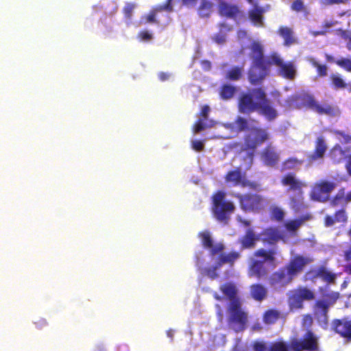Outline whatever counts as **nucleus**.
<instances>
[{
    "instance_id": "nucleus-53",
    "label": "nucleus",
    "mask_w": 351,
    "mask_h": 351,
    "mask_svg": "<svg viewBox=\"0 0 351 351\" xmlns=\"http://www.w3.org/2000/svg\"><path fill=\"white\" fill-rule=\"evenodd\" d=\"M204 119H199L193 125V131L195 133H199L204 130H205L206 128L209 127L206 125L205 123Z\"/></svg>"
},
{
    "instance_id": "nucleus-26",
    "label": "nucleus",
    "mask_w": 351,
    "mask_h": 351,
    "mask_svg": "<svg viewBox=\"0 0 351 351\" xmlns=\"http://www.w3.org/2000/svg\"><path fill=\"white\" fill-rule=\"evenodd\" d=\"M250 49L252 62H266L270 58V55L266 57L264 56L263 47L258 42L253 41L250 46Z\"/></svg>"
},
{
    "instance_id": "nucleus-58",
    "label": "nucleus",
    "mask_w": 351,
    "mask_h": 351,
    "mask_svg": "<svg viewBox=\"0 0 351 351\" xmlns=\"http://www.w3.org/2000/svg\"><path fill=\"white\" fill-rule=\"evenodd\" d=\"M152 38V34L147 30L141 31L138 34V38L141 41H149Z\"/></svg>"
},
{
    "instance_id": "nucleus-59",
    "label": "nucleus",
    "mask_w": 351,
    "mask_h": 351,
    "mask_svg": "<svg viewBox=\"0 0 351 351\" xmlns=\"http://www.w3.org/2000/svg\"><path fill=\"white\" fill-rule=\"evenodd\" d=\"M191 147L193 149L197 152H200L204 150V143L202 141H193L191 143Z\"/></svg>"
},
{
    "instance_id": "nucleus-14",
    "label": "nucleus",
    "mask_w": 351,
    "mask_h": 351,
    "mask_svg": "<svg viewBox=\"0 0 351 351\" xmlns=\"http://www.w3.org/2000/svg\"><path fill=\"white\" fill-rule=\"evenodd\" d=\"M336 183L333 182L321 180L313 186L311 196L313 199L325 202L328 199L329 193L336 188Z\"/></svg>"
},
{
    "instance_id": "nucleus-57",
    "label": "nucleus",
    "mask_w": 351,
    "mask_h": 351,
    "mask_svg": "<svg viewBox=\"0 0 351 351\" xmlns=\"http://www.w3.org/2000/svg\"><path fill=\"white\" fill-rule=\"evenodd\" d=\"M173 0H166L165 3L163 4L158 5L157 8V10H166L168 12H171L173 11Z\"/></svg>"
},
{
    "instance_id": "nucleus-4",
    "label": "nucleus",
    "mask_w": 351,
    "mask_h": 351,
    "mask_svg": "<svg viewBox=\"0 0 351 351\" xmlns=\"http://www.w3.org/2000/svg\"><path fill=\"white\" fill-rule=\"evenodd\" d=\"M226 193L217 191L211 197L212 213L213 217L221 223L227 225L230 219L231 215L235 210V206L232 202L226 201Z\"/></svg>"
},
{
    "instance_id": "nucleus-47",
    "label": "nucleus",
    "mask_w": 351,
    "mask_h": 351,
    "mask_svg": "<svg viewBox=\"0 0 351 351\" xmlns=\"http://www.w3.org/2000/svg\"><path fill=\"white\" fill-rule=\"evenodd\" d=\"M158 7V5H156L153 10L150 11L148 14L145 15L142 17V19L144 21V23H158L157 20L156 19V13L159 12H162L163 10H157Z\"/></svg>"
},
{
    "instance_id": "nucleus-23",
    "label": "nucleus",
    "mask_w": 351,
    "mask_h": 351,
    "mask_svg": "<svg viewBox=\"0 0 351 351\" xmlns=\"http://www.w3.org/2000/svg\"><path fill=\"white\" fill-rule=\"evenodd\" d=\"M327 148L328 147L324 136H318L315 143V149L313 152L308 156V160L309 162H313L322 158L324 156Z\"/></svg>"
},
{
    "instance_id": "nucleus-15",
    "label": "nucleus",
    "mask_w": 351,
    "mask_h": 351,
    "mask_svg": "<svg viewBox=\"0 0 351 351\" xmlns=\"http://www.w3.org/2000/svg\"><path fill=\"white\" fill-rule=\"evenodd\" d=\"M201 239L202 244L206 249H209V255L215 257L218 254L223 252L225 245L222 243H214L211 235L208 231L201 232L198 234Z\"/></svg>"
},
{
    "instance_id": "nucleus-6",
    "label": "nucleus",
    "mask_w": 351,
    "mask_h": 351,
    "mask_svg": "<svg viewBox=\"0 0 351 351\" xmlns=\"http://www.w3.org/2000/svg\"><path fill=\"white\" fill-rule=\"evenodd\" d=\"M234 196L238 199L241 209L245 213H258L264 210L265 198L258 193H236Z\"/></svg>"
},
{
    "instance_id": "nucleus-45",
    "label": "nucleus",
    "mask_w": 351,
    "mask_h": 351,
    "mask_svg": "<svg viewBox=\"0 0 351 351\" xmlns=\"http://www.w3.org/2000/svg\"><path fill=\"white\" fill-rule=\"evenodd\" d=\"M221 267L219 263L217 262L215 265L206 267L203 269L202 274L208 276L211 280H215L219 277V274L217 271Z\"/></svg>"
},
{
    "instance_id": "nucleus-52",
    "label": "nucleus",
    "mask_w": 351,
    "mask_h": 351,
    "mask_svg": "<svg viewBox=\"0 0 351 351\" xmlns=\"http://www.w3.org/2000/svg\"><path fill=\"white\" fill-rule=\"evenodd\" d=\"M135 8V4L132 3H126L123 8V12L126 19L130 20L132 16V12Z\"/></svg>"
},
{
    "instance_id": "nucleus-18",
    "label": "nucleus",
    "mask_w": 351,
    "mask_h": 351,
    "mask_svg": "<svg viewBox=\"0 0 351 351\" xmlns=\"http://www.w3.org/2000/svg\"><path fill=\"white\" fill-rule=\"evenodd\" d=\"M260 156L263 163L268 167H274L280 161V156L271 143L267 144L262 149Z\"/></svg>"
},
{
    "instance_id": "nucleus-27",
    "label": "nucleus",
    "mask_w": 351,
    "mask_h": 351,
    "mask_svg": "<svg viewBox=\"0 0 351 351\" xmlns=\"http://www.w3.org/2000/svg\"><path fill=\"white\" fill-rule=\"evenodd\" d=\"M330 86L334 90L346 89L351 93V83L346 82L339 73H332L329 76Z\"/></svg>"
},
{
    "instance_id": "nucleus-64",
    "label": "nucleus",
    "mask_w": 351,
    "mask_h": 351,
    "mask_svg": "<svg viewBox=\"0 0 351 351\" xmlns=\"http://www.w3.org/2000/svg\"><path fill=\"white\" fill-rule=\"evenodd\" d=\"M343 162L345 163V168L348 174L351 176V152L349 154Z\"/></svg>"
},
{
    "instance_id": "nucleus-20",
    "label": "nucleus",
    "mask_w": 351,
    "mask_h": 351,
    "mask_svg": "<svg viewBox=\"0 0 351 351\" xmlns=\"http://www.w3.org/2000/svg\"><path fill=\"white\" fill-rule=\"evenodd\" d=\"M218 12L221 16L235 19L240 14L241 11L237 5L221 1L218 5Z\"/></svg>"
},
{
    "instance_id": "nucleus-2",
    "label": "nucleus",
    "mask_w": 351,
    "mask_h": 351,
    "mask_svg": "<svg viewBox=\"0 0 351 351\" xmlns=\"http://www.w3.org/2000/svg\"><path fill=\"white\" fill-rule=\"evenodd\" d=\"M285 106L289 109H300L305 107L319 115L335 114V108L332 105L319 104L312 94L304 90L287 97L285 100Z\"/></svg>"
},
{
    "instance_id": "nucleus-42",
    "label": "nucleus",
    "mask_w": 351,
    "mask_h": 351,
    "mask_svg": "<svg viewBox=\"0 0 351 351\" xmlns=\"http://www.w3.org/2000/svg\"><path fill=\"white\" fill-rule=\"evenodd\" d=\"M346 204L344 189H340L330 202V204L332 207H337L340 205L345 206Z\"/></svg>"
},
{
    "instance_id": "nucleus-43",
    "label": "nucleus",
    "mask_w": 351,
    "mask_h": 351,
    "mask_svg": "<svg viewBox=\"0 0 351 351\" xmlns=\"http://www.w3.org/2000/svg\"><path fill=\"white\" fill-rule=\"evenodd\" d=\"M308 62L313 67L316 68L317 75L319 77L327 75L328 67L326 65L319 64L314 58H310Z\"/></svg>"
},
{
    "instance_id": "nucleus-35",
    "label": "nucleus",
    "mask_w": 351,
    "mask_h": 351,
    "mask_svg": "<svg viewBox=\"0 0 351 351\" xmlns=\"http://www.w3.org/2000/svg\"><path fill=\"white\" fill-rule=\"evenodd\" d=\"M257 237L252 229H248L241 239V244L243 248H252L255 246Z\"/></svg>"
},
{
    "instance_id": "nucleus-38",
    "label": "nucleus",
    "mask_w": 351,
    "mask_h": 351,
    "mask_svg": "<svg viewBox=\"0 0 351 351\" xmlns=\"http://www.w3.org/2000/svg\"><path fill=\"white\" fill-rule=\"evenodd\" d=\"M236 92L237 88L234 86L226 84L221 86L219 95L221 99L228 100L234 97Z\"/></svg>"
},
{
    "instance_id": "nucleus-19",
    "label": "nucleus",
    "mask_w": 351,
    "mask_h": 351,
    "mask_svg": "<svg viewBox=\"0 0 351 351\" xmlns=\"http://www.w3.org/2000/svg\"><path fill=\"white\" fill-rule=\"evenodd\" d=\"M268 274L265 262L261 260H252L247 269V275L250 278L261 279L265 278Z\"/></svg>"
},
{
    "instance_id": "nucleus-1",
    "label": "nucleus",
    "mask_w": 351,
    "mask_h": 351,
    "mask_svg": "<svg viewBox=\"0 0 351 351\" xmlns=\"http://www.w3.org/2000/svg\"><path fill=\"white\" fill-rule=\"evenodd\" d=\"M223 295L229 300L226 306L228 326L236 332L244 331L248 324V313L243 308L239 289L234 282H226L219 287Z\"/></svg>"
},
{
    "instance_id": "nucleus-12",
    "label": "nucleus",
    "mask_w": 351,
    "mask_h": 351,
    "mask_svg": "<svg viewBox=\"0 0 351 351\" xmlns=\"http://www.w3.org/2000/svg\"><path fill=\"white\" fill-rule=\"evenodd\" d=\"M311 262V260L302 255H296L291 258L287 264L283 268L289 274V276L293 279L300 274H301L305 267Z\"/></svg>"
},
{
    "instance_id": "nucleus-13",
    "label": "nucleus",
    "mask_w": 351,
    "mask_h": 351,
    "mask_svg": "<svg viewBox=\"0 0 351 351\" xmlns=\"http://www.w3.org/2000/svg\"><path fill=\"white\" fill-rule=\"evenodd\" d=\"M255 95L254 89L249 93H243L240 95L238 101L239 112L245 114H250L258 109L259 101H254Z\"/></svg>"
},
{
    "instance_id": "nucleus-46",
    "label": "nucleus",
    "mask_w": 351,
    "mask_h": 351,
    "mask_svg": "<svg viewBox=\"0 0 351 351\" xmlns=\"http://www.w3.org/2000/svg\"><path fill=\"white\" fill-rule=\"evenodd\" d=\"M285 215V214L282 209L275 206L271 210L270 217L272 220L280 222L283 221Z\"/></svg>"
},
{
    "instance_id": "nucleus-36",
    "label": "nucleus",
    "mask_w": 351,
    "mask_h": 351,
    "mask_svg": "<svg viewBox=\"0 0 351 351\" xmlns=\"http://www.w3.org/2000/svg\"><path fill=\"white\" fill-rule=\"evenodd\" d=\"M277 254V251L275 249H271L269 250L263 248L258 249L255 251L254 255L256 257L263 258V261H266L273 263L275 261V256Z\"/></svg>"
},
{
    "instance_id": "nucleus-44",
    "label": "nucleus",
    "mask_w": 351,
    "mask_h": 351,
    "mask_svg": "<svg viewBox=\"0 0 351 351\" xmlns=\"http://www.w3.org/2000/svg\"><path fill=\"white\" fill-rule=\"evenodd\" d=\"M302 161L296 158H289L282 163V171L291 170L295 169L298 165L302 164Z\"/></svg>"
},
{
    "instance_id": "nucleus-61",
    "label": "nucleus",
    "mask_w": 351,
    "mask_h": 351,
    "mask_svg": "<svg viewBox=\"0 0 351 351\" xmlns=\"http://www.w3.org/2000/svg\"><path fill=\"white\" fill-rule=\"evenodd\" d=\"M337 135L341 137V141L343 143H351V135L346 134L344 132L339 131Z\"/></svg>"
},
{
    "instance_id": "nucleus-8",
    "label": "nucleus",
    "mask_w": 351,
    "mask_h": 351,
    "mask_svg": "<svg viewBox=\"0 0 351 351\" xmlns=\"http://www.w3.org/2000/svg\"><path fill=\"white\" fill-rule=\"evenodd\" d=\"M272 66L271 57L266 62H252L248 71V80L253 85L261 84L269 75L270 66Z\"/></svg>"
},
{
    "instance_id": "nucleus-21",
    "label": "nucleus",
    "mask_w": 351,
    "mask_h": 351,
    "mask_svg": "<svg viewBox=\"0 0 351 351\" xmlns=\"http://www.w3.org/2000/svg\"><path fill=\"white\" fill-rule=\"evenodd\" d=\"M350 152V148L343 149L339 144H336L330 149L328 156L334 164H341L345 161Z\"/></svg>"
},
{
    "instance_id": "nucleus-41",
    "label": "nucleus",
    "mask_w": 351,
    "mask_h": 351,
    "mask_svg": "<svg viewBox=\"0 0 351 351\" xmlns=\"http://www.w3.org/2000/svg\"><path fill=\"white\" fill-rule=\"evenodd\" d=\"M243 67L234 66L227 71L226 79L230 81H238L243 75Z\"/></svg>"
},
{
    "instance_id": "nucleus-56",
    "label": "nucleus",
    "mask_w": 351,
    "mask_h": 351,
    "mask_svg": "<svg viewBox=\"0 0 351 351\" xmlns=\"http://www.w3.org/2000/svg\"><path fill=\"white\" fill-rule=\"evenodd\" d=\"M348 236L349 237L350 239L351 240V225L348 230ZM343 258L346 261L348 262L351 261V244L348 246V247L343 251Z\"/></svg>"
},
{
    "instance_id": "nucleus-34",
    "label": "nucleus",
    "mask_w": 351,
    "mask_h": 351,
    "mask_svg": "<svg viewBox=\"0 0 351 351\" xmlns=\"http://www.w3.org/2000/svg\"><path fill=\"white\" fill-rule=\"evenodd\" d=\"M278 33L284 39L285 46H290L296 43L291 28L287 26H281L279 27Z\"/></svg>"
},
{
    "instance_id": "nucleus-62",
    "label": "nucleus",
    "mask_w": 351,
    "mask_h": 351,
    "mask_svg": "<svg viewBox=\"0 0 351 351\" xmlns=\"http://www.w3.org/2000/svg\"><path fill=\"white\" fill-rule=\"evenodd\" d=\"M210 110V108L208 105L203 106L199 112V115L202 117L201 119L207 120Z\"/></svg>"
},
{
    "instance_id": "nucleus-10",
    "label": "nucleus",
    "mask_w": 351,
    "mask_h": 351,
    "mask_svg": "<svg viewBox=\"0 0 351 351\" xmlns=\"http://www.w3.org/2000/svg\"><path fill=\"white\" fill-rule=\"evenodd\" d=\"M271 61L272 65L279 68L278 73L280 76L289 80H293L295 77L297 71L293 62H284L282 59L276 53L271 54Z\"/></svg>"
},
{
    "instance_id": "nucleus-9",
    "label": "nucleus",
    "mask_w": 351,
    "mask_h": 351,
    "mask_svg": "<svg viewBox=\"0 0 351 351\" xmlns=\"http://www.w3.org/2000/svg\"><path fill=\"white\" fill-rule=\"evenodd\" d=\"M254 93L255 99L259 101L257 111L267 120H274L277 117L278 113L276 110L271 106L265 90L261 88H254Z\"/></svg>"
},
{
    "instance_id": "nucleus-37",
    "label": "nucleus",
    "mask_w": 351,
    "mask_h": 351,
    "mask_svg": "<svg viewBox=\"0 0 351 351\" xmlns=\"http://www.w3.org/2000/svg\"><path fill=\"white\" fill-rule=\"evenodd\" d=\"M213 3L209 0H202L197 8L198 14L202 18H208L213 11Z\"/></svg>"
},
{
    "instance_id": "nucleus-22",
    "label": "nucleus",
    "mask_w": 351,
    "mask_h": 351,
    "mask_svg": "<svg viewBox=\"0 0 351 351\" xmlns=\"http://www.w3.org/2000/svg\"><path fill=\"white\" fill-rule=\"evenodd\" d=\"M281 183L283 186H289L288 191H299L302 188L306 186V184L296 178L293 173H289L285 175L281 179Z\"/></svg>"
},
{
    "instance_id": "nucleus-16",
    "label": "nucleus",
    "mask_w": 351,
    "mask_h": 351,
    "mask_svg": "<svg viewBox=\"0 0 351 351\" xmlns=\"http://www.w3.org/2000/svg\"><path fill=\"white\" fill-rule=\"evenodd\" d=\"M307 274L311 275L312 279L320 278L328 285L330 284L334 285L336 282L337 275L330 271L324 265L308 271Z\"/></svg>"
},
{
    "instance_id": "nucleus-33",
    "label": "nucleus",
    "mask_w": 351,
    "mask_h": 351,
    "mask_svg": "<svg viewBox=\"0 0 351 351\" xmlns=\"http://www.w3.org/2000/svg\"><path fill=\"white\" fill-rule=\"evenodd\" d=\"M243 179L240 168L229 171L225 176L226 182L232 183L233 186H241Z\"/></svg>"
},
{
    "instance_id": "nucleus-60",
    "label": "nucleus",
    "mask_w": 351,
    "mask_h": 351,
    "mask_svg": "<svg viewBox=\"0 0 351 351\" xmlns=\"http://www.w3.org/2000/svg\"><path fill=\"white\" fill-rule=\"evenodd\" d=\"M319 3L324 6L339 5L343 4V0H319Z\"/></svg>"
},
{
    "instance_id": "nucleus-51",
    "label": "nucleus",
    "mask_w": 351,
    "mask_h": 351,
    "mask_svg": "<svg viewBox=\"0 0 351 351\" xmlns=\"http://www.w3.org/2000/svg\"><path fill=\"white\" fill-rule=\"evenodd\" d=\"M291 10L296 12H302L306 10V6L302 0H293L291 5Z\"/></svg>"
},
{
    "instance_id": "nucleus-40",
    "label": "nucleus",
    "mask_w": 351,
    "mask_h": 351,
    "mask_svg": "<svg viewBox=\"0 0 351 351\" xmlns=\"http://www.w3.org/2000/svg\"><path fill=\"white\" fill-rule=\"evenodd\" d=\"M308 219V216H304L299 219L287 221L285 223V228L287 231L290 232H294L302 226L305 220Z\"/></svg>"
},
{
    "instance_id": "nucleus-48",
    "label": "nucleus",
    "mask_w": 351,
    "mask_h": 351,
    "mask_svg": "<svg viewBox=\"0 0 351 351\" xmlns=\"http://www.w3.org/2000/svg\"><path fill=\"white\" fill-rule=\"evenodd\" d=\"M234 124L236 125V129L239 132H243L248 130V121L243 117H238L234 121Z\"/></svg>"
},
{
    "instance_id": "nucleus-31",
    "label": "nucleus",
    "mask_w": 351,
    "mask_h": 351,
    "mask_svg": "<svg viewBox=\"0 0 351 351\" xmlns=\"http://www.w3.org/2000/svg\"><path fill=\"white\" fill-rule=\"evenodd\" d=\"M281 318V312L274 308L267 309L263 314V322L266 325H273Z\"/></svg>"
},
{
    "instance_id": "nucleus-32",
    "label": "nucleus",
    "mask_w": 351,
    "mask_h": 351,
    "mask_svg": "<svg viewBox=\"0 0 351 351\" xmlns=\"http://www.w3.org/2000/svg\"><path fill=\"white\" fill-rule=\"evenodd\" d=\"M217 255H219V256L217 262L221 267L224 264H229L230 265H232L234 262L241 256L240 253L235 251L230 252V253L227 254L221 252Z\"/></svg>"
},
{
    "instance_id": "nucleus-39",
    "label": "nucleus",
    "mask_w": 351,
    "mask_h": 351,
    "mask_svg": "<svg viewBox=\"0 0 351 351\" xmlns=\"http://www.w3.org/2000/svg\"><path fill=\"white\" fill-rule=\"evenodd\" d=\"M330 306H332V304L323 300H317L315 302V314L316 315L319 314L324 317V318H326L327 313Z\"/></svg>"
},
{
    "instance_id": "nucleus-49",
    "label": "nucleus",
    "mask_w": 351,
    "mask_h": 351,
    "mask_svg": "<svg viewBox=\"0 0 351 351\" xmlns=\"http://www.w3.org/2000/svg\"><path fill=\"white\" fill-rule=\"evenodd\" d=\"M336 64L344 71L351 73V58H341L337 60Z\"/></svg>"
},
{
    "instance_id": "nucleus-3",
    "label": "nucleus",
    "mask_w": 351,
    "mask_h": 351,
    "mask_svg": "<svg viewBox=\"0 0 351 351\" xmlns=\"http://www.w3.org/2000/svg\"><path fill=\"white\" fill-rule=\"evenodd\" d=\"M319 342L316 335L311 330H307L302 339L293 337L289 344L285 341L272 343L269 351H318Z\"/></svg>"
},
{
    "instance_id": "nucleus-7",
    "label": "nucleus",
    "mask_w": 351,
    "mask_h": 351,
    "mask_svg": "<svg viewBox=\"0 0 351 351\" xmlns=\"http://www.w3.org/2000/svg\"><path fill=\"white\" fill-rule=\"evenodd\" d=\"M287 302L291 310L304 308V301H311L315 298L314 292L310 289L300 286L288 293Z\"/></svg>"
},
{
    "instance_id": "nucleus-54",
    "label": "nucleus",
    "mask_w": 351,
    "mask_h": 351,
    "mask_svg": "<svg viewBox=\"0 0 351 351\" xmlns=\"http://www.w3.org/2000/svg\"><path fill=\"white\" fill-rule=\"evenodd\" d=\"M252 348L254 351H267L269 348L265 342L255 341L252 343Z\"/></svg>"
},
{
    "instance_id": "nucleus-29",
    "label": "nucleus",
    "mask_w": 351,
    "mask_h": 351,
    "mask_svg": "<svg viewBox=\"0 0 351 351\" xmlns=\"http://www.w3.org/2000/svg\"><path fill=\"white\" fill-rule=\"evenodd\" d=\"M266 12L264 7L258 4L252 5V8L248 11V16L255 25H262L263 23V14Z\"/></svg>"
},
{
    "instance_id": "nucleus-28",
    "label": "nucleus",
    "mask_w": 351,
    "mask_h": 351,
    "mask_svg": "<svg viewBox=\"0 0 351 351\" xmlns=\"http://www.w3.org/2000/svg\"><path fill=\"white\" fill-rule=\"evenodd\" d=\"M250 297L257 302H262L267 295V288L261 283L252 284L249 287Z\"/></svg>"
},
{
    "instance_id": "nucleus-50",
    "label": "nucleus",
    "mask_w": 351,
    "mask_h": 351,
    "mask_svg": "<svg viewBox=\"0 0 351 351\" xmlns=\"http://www.w3.org/2000/svg\"><path fill=\"white\" fill-rule=\"evenodd\" d=\"M337 223H346L348 221V216L344 208L336 211L334 215Z\"/></svg>"
},
{
    "instance_id": "nucleus-30",
    "label": "nucleus",
    "mask_w": 351,
    "mask_h": 351,
    "mask_svg": "<svg viewBox=\"0 0 351 351\" xmlns=\"http://www.w3.org/2000/svg\"><path fill=\"white\" fill-rule=\"evenodd\" d=\"M319 293L321 295L322 300L328 302L333 305L339 298V293L330 291L328 285L319 287Z\"/></svg>"
},
{
    "instance_id": "nucleus-17",
    "label": "nucleus",
    "mask_w": 351,
    "mask_h": 351,
    "mask_svg": "<svg viewBox=\"0 0 351 351\" xmlns=\"http://www.w3.org/2000/svg\"><path fill=\"white\" fill-rule=\"evenodd\" d=\"M332 328L341 337L351 341V318L343 317L341 319H335L332 321Z\"/></svg>"
},
{
    "instance_id": "nucleus-25",
    "label": "nucleus",
    "mask_w": 351,
    "mask_h": 351,
    "mask_svg": "<svg viewBox=\"0 0 351 351\" xmlns=\"http://www.w3.org/2000/svg\"><path fill=\"white\" fill-rule=\"evenodd\" d=\"M261 240L263 243L270 245L276 244L282 239L279 230L276 228L269 227L265 228L260 234Z\"/></svg>"
},
{
    "instance_id": "nucleus-11",
    "label": "nucleus",
    "mask_w": 351,
    "mask_h": 351,
    "mask_svg": "<svg viewBox=\"0 0 351 351\" xmlns=\"http://www.w3.org/2000/svg\"><path fill=\"white\" fill-rule=\"evenodd\" d=\"M282 267L273 272L268 278V283L271 288L276 291L285 289L293 280Z\"/></svg>"
},
{
    "instance_id": "nucleus-55",
    "label": "nucleus",
    "mask_w": 351,
    "mask_h": 351,
    "mask_svg": "<svg viewBox=\"0 0 351 351\" xmlns=\"http://www.w3.org/2000/svg\"><path fill=\"white\" fill-rule=\"evenodd\" d=\"M241 186L242 187H248L249 189H251L253 190H258L260 188V184L256 182H252L250 180H248L244 178L243 181L242 182Z\"/></svg>"
},
{
    "instance_id": "nucleus-63",
    "label": "nucleus",
    "mask_w": 351,
    "mask_h": 351,
    "mask_svg": "<svg viewBox=\"0 0 351 351\" xmlns=\"http://www.w3.org/2000/svg\"><path fill=\"white\" fill-rule=\"evenodd\" d=\"M336 222L335 217L330 215H326L324 217V226L326 227L332 226Z\"/></svg>"
},
{
    "instance_id": "nucleus-5",
    "label": "nucleus",
    "mask_w": 351,
    "mask_h": 351,
    "mask_svg": "<svg viewBox=\"0 0 351 351\" xmlns=\"http://www.w3.org/2000/svg\"><path fill=\"white\" fill-rule=\"evenodd\" d=\"M269 140L270 134L267 129L258 126L249 129L244 136L242 149L249 152L251 163L257 148Z\"/></svg>"
},
{
    "instance_id": "nucleus-24",
    "label": "nucleus",
    "mask_w": 351,
    "mask_h": 351,
    "mask_svg": "<svg viewBox=\"0 0 351 351\" xmlns=\"http://www.w3.org/2000/svg\"><path fill=\"white\" fill-rule=\"evenodd\" d=\"M289 207L295 212H300L308 207L304 202L303 190L295 192L289 196Z\"/></svg>"
}]
</instances>
